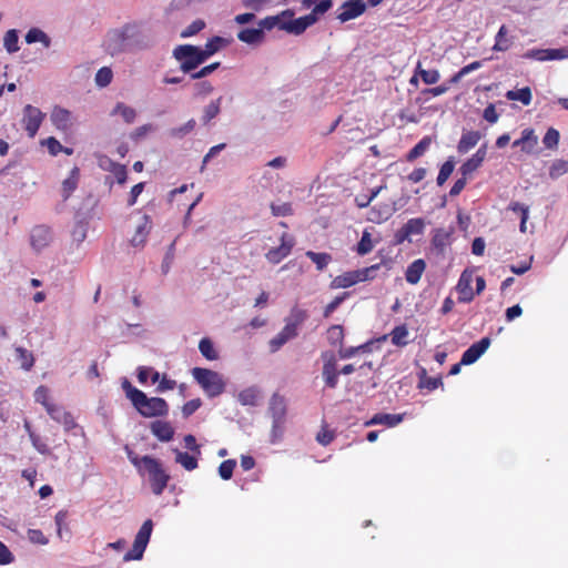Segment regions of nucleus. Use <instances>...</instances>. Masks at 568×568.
I'll list each match as a JSON object with an SVG mask.
<instances>
[{
    "label": "nucleus",
    "instance_id": "1",
    "mask_svg": "<svg viewBox=\"0 0 568 568\" xmlns=\"http://www.w3.org/2000/svg\"><path fill=\"white\" fill-rule=\"evenodd\" d=\"M128 458L139 474H148L152 493L156 496L162 495L171 478L162 463L152 456L140 457L132 450H128Z\"/></svg>",
    "mask_w": 568,
    "mask_h": 568
},
{
    "label": "nucleus",
    "instance_id": "2",
    "mask_svg": "<svg viewBox=\"0 0 568 568\" xmlns=\"http://www.w3.org/2000/svg\"><path fill=\"white\" fill-rule=\"evenodd\" d=\"M122 386L126 397L143 417H164L169 414V405L165 399L161 397H148L142 390L132 386L129 381H124Z\"/></svg>",
    "mask_w": 568,
    "mask_h": 568
},
{
    "label": "nucleus",
    "instance_id": "3",
    "mask_svg": "<svg viewBox=\"0 0 568 568\" xmlns=\"http://www.w3.org/2000/svg\"><path fill=\"white\" fill-rule=\"evenodd\" d=\"M191 373L209 397H216L224 392L225 383L222 375L217 372L209 368L194 367Z\"/></svg>",
    "mask_w": 568,
    "mask_h": 568
},
{
    "label": "nucleus",
    "instance_id": "4",
    "mask_svg": "<svg viewBox=\"0 0 568 568\" xmlns=\"http://www.w3.org/2000/svg\"><path fill=\"white\" fill-rule=\"evenodd\" d=\"M172 54L180 62V70L184 73H191L206 61L202 48L192 44H180L174 48Z\"/></svg>",
    "mask_w": 568,
    "mask_h": 568
},
{
    "label": "nucleus",
    "instance_id": "5",
    "mask_svg": "<svg viewBox=\"0 0 568 568\" xmlns=\"http://www.w3.org/2000/svg\"><path fill=\"white\" fill-rule=\"evenodd\" d=\"M379 268V264L368 267L345 272L335 276L329 284L333 290L348 288L357 283L366 282L374 278L373 272Z\"/></svg>",
    "mask_w": 568,
    "mask_h": 568
},
{
    "label": "nucleus",
    "instance_id": "6",
    "mask_svg": "<svg viewBox=\"0 0 568 568\" xmlns=\"http://www.w3.org/2000/svg\"><path fill=\"white\" fill-rule=\"evenodd\" d=\"M138 34L135 24H125L121 29L112 30L108 33L104 45L106 51L114 55L125 50L128 40Z\"/></svg>",
    "mask_w": 568,
    "mask_h": 568
},
{
    "label": "nucleus",
    "instance_id": "7",
    "mask_svg": "<svg viewBox=\"0 0 568 568\" xmlns=\"http://www.w3.org/2000/svg\"><path fill=\"white\" fill-rule=\"evenodd\" d=\"M152 529H153L152 520L146 519L142 524L141 528L139 529V531L135 536L132 549L124 555V557H123L124 561L140 560L143 557V554L145 551V548L149 544V540H150V537L152 534Z\"/></svg>",
    "mask_w": 568,
    "mask_h": 568
},
{
    "label": "nucleus",
    "instance_id": "8",
    "mask_svg": "<svg viewBox=\"0 0 568 568\" xmlns=\"http://www.w3.org/2000/svg\"><path fill=\"white\" fill-rule=\"evenodd\" d=\"M44 119L45 113L39 108L31 104H27L23 108L21 122L29 138L33 139L37 135Z\"/></svg>",
    "mask_w": 568,
    "mask_h": 568
},
{
    "label": "nucleus",
    "instance_id": "9",
    "mask_svg": "<svg viewBox=\"0 0 568 568\" xmlns=\"http://www.w3.org/2000/svg\"><path fill=\"white\" fill-rule=\"evenodd\" d=\"M307 312L298 306H294L290 316L285 320V325L282 328V333L288 337V339H293L298 335V327L306 321Z\"/></svg>",
    "mask_w": 568,
    "mask_h": 568
},
{
    "label": "nucleus",
    "instance_id": "10",
    "mask_svg": "<svg viewBox=\"0 0 568 568\" xmlns=\"http://www.w3.org/2000/svg\"><path fill=\"white\" fill-rule=\"evenodd\" d=\"M322 359L324 362L322 375H323L325 385L328 388H335L338 384V375H339V372L337 371L336 357L331 352H324V353H322Z\"/></svg>",
    "mask_w": 568,
    "mask_h": 568
},
{
    "label": "nucleus",
    "instance_id": "11",
    "mask_svg": "<svg viewBox=\"0 0 568 568\" xmlns=\"http://www.w3.org/2000/svg\"><path fill=\"white\" fill-rule=\"evenodd\" d=\"M294 246V239L287 233L281 236V245L268 250L265 254L266 260L272 264H278L286 256H288Z\"/></svg>",
    "mask_w": 568,
    "mask_h": 568
},
{
    "label": "nucleus",
    "instance_id": "12",
    "mask_svg": "<svg viewBox=\"0 0 568 568\" xmlns=\"http://www.w3.org/2000/svg\"><path fill=\"white\" fill-rule=\"evenodd\" d=\"M268 412L271 414L272 420H274V427H280L281 424H285L286 422V402L285 398L275 393L272 395L270 399Z\"/></svg>",
    "mask_w": 568,
    "mask_h": 568
},
{
    "label": "nucleus",
    "instance_id": "13",
    "mask_svg": "<svg viewBox=\"0 0 568 568\" xmlns=\"http://www.w3.org/2000/svg\"><path fill=\"white\" fill-rule=\"evenodd\" d=\"M365 10L364 0H347L341 6L337 19L341 22H346L362 16Z\"/></svg>",
    "mask_w": 568,
    "mask_h": 568
},
{
    "label": "nucleus",
    "instance_id": "14",
    "mask_svg": "<svg viewBox=\"0 0 568 568\" xmlns=\"http://www.w3.org/2000/svg\"><path fill=\"white\" fill-rule=\"evenodd\" d=\"M50 120L55 129L62 132H69L73 126L72 113L59 105L52 109Z\"/></svg>",
    "mask_w": 568,
    "mask_h": 568
},
{
    "label": "nucleus",
    "instance_id": "15",
    "mask_svg": "<svg viewBox=\"0 0 568 568\" xmlns=\"http://www.w3.org/2000/svg\"><path fill=\"white\" fill-rule=\"evenodd\" d=\"M471 284L473 273L468 270H465L460 274V277L456 285V291L458 293V302L470 303L474 300L475 293L473 292Z\"/></svg>",
    "mask_w": 568,
    "mask_h": 568
},
{
    "label": "nucleus",
    "instance_id": "16",
    "mask_svg": "<svg viewBox=\"0 0 568 568\" xmlns=\"http://www.w3.org/2000/svg\"><path fill=\"white\" fill-rule=\"evenodd\" d=\"M489 345V337H483L480 341L474 343L463 353L460 364H474L487 351Z\"/></svg>",
    "mask_w": 568,
    "mask_h": 568
},
{
    "label": "nucleus",
    "instance_id": "17",
    "mask_svg": "<svg viewBox=\"0 0 568 568\" xmlns=\"http://www.w3.org/2000/svg\"><path fill=\"white\" fill-rule=\"evenodd\" d=\"M316 18L313 14H307L297 19H288L287 23L282 24V30H285L288 33L301 34L308 27L315 23Z\"/></svg>",
    "mask_w": 568,
    "mask_h": 568
},
{
    "label": "nucleus",
    "instance_id": "18",
    "mask_svg": "<svg viewBox=\"0 0 568 568\" xmlns=\"http://www.w3.org/2000/svg\"><path fill=\"white\" fill-rule=\"evenodd\" d=\"M51 241V231L44 225H38L31 231V245L34 250L40 251Z\"/></svg>",
    "mask_w": 568,
    "mask_h": 568
},
{
    "label": "nucleus",
    "instance_id": "19",
    "mask_svg": "<svg viewBox=\"0 0 568 568\" xmlns=\"http://www.w3.org/2000/svg\"><path fill=\"white\" fill-rule=\"evenodd\" d=\"M152 227V222L148 215H143L142 222L136 226L135 233L131 239V244L135 247L144 246Z\"/></svg>",
    "mask_w": 568,
    "mask_h": 568
},
{
    "label": "nucleus",
    "instance_id": "20",
    "mask_svg": "<svg viewBox=\"0 0 568 568\" xmlns=\"http://www.w3.org/2000/svg\"><path fill=\"white\" fill-rule=\"evenodd\" d=\"M45 410L49 416L58 423L63 424L68 428L73 426V418L71 414L65 412L62 406L51 403L47 405Z\"/></svg>",
    "mask_w": 568,
    "mask_h": 568
},
{
    "label": "nucleus",
    "instance_id": "21",
    "mask_svg": "<svg viewBox=\"0 0 568 568\" xmlns=\"http://www.w3.org/2000/svg\"><path fill=\"white\" fill-rule=\"evenodd\" d=\"M152 434L161 442H170L174 436V428L169 422L155 420L151 423Z\"/></svg>",
    "mask_w": 568,
    "mask_h": 568
},
{
    "label": "nucleus",
    "instance_id": "22",
    "mask_svg": "<svg viewBox=\"0 0 568 568\" xmlns=\"http://www.w3.org/2000/svg\"><path fill=\"white\" fill-rule=\"evenodd\" d=\"M452 232L443 227L435 229L432 237V245L438 254H443L450 243Z\"/></svg>",
    "mask_w": 568,
    "mask_h": 568
},
{
    "label": "nucleus",
    "instance_id": "23",
    "mask_svg": "<svg viewBox=\"0 0 568 568\" xmlns=\"http://www.w3.org/2000/svg\"><path fill=\"white\" fill-rule=\"evenodd\" d=\"M80 180V169L74 166L69 176L62 182V199L67 201L71 194L77 190Z\"/></svg>",
    "mask_w": 568,
    "mask_h": 568
},
{
    "label": "nucleus",
    "instance_id": "24",
    "mask_svg": "<svg viewBox=\"0 0 568 568\" xmlns=\"http://www.w3.org/2000/svg\"><path fill=\"white\" fill-rule=\"evenodd\" d=\"M426 263L423 258L415 260L407 266L405 278L409 284H417L425 272Z\"/></svg>",
    "mask_w": 568,
    "mask_h": 568
},
{
    "label": "nucleus",
    "instance_id": "25",
    "mask_svg": "<svg viewBox=\"0 0 568 568\" xmlns=\"http://www.w3.org/2000/svg\"><path fill=\"white\" fill-rule=\"evenodd\" d=\"M403 415L400 414H386V413H378L375 414L367 423L366 425H386L388 427H394L402 423Z\"/></svg>",
    "mask_w": 568,
    "mask_h": 568
},
{
    "label": "nucleus",
    "instance_id": "26",
    "mask_svg": "<svg viewBox=\"0 0 568 568\" xmlns=\"http://www.w3.org/2000/svg\"><path fill=\"white\" fill-rule=\"evenodd\" d=\"M265 34L262 29L246 28L237 33V39L247 44H258L264 41Z\"/></svg>",
    "mask_w": 568,
    "mask_h": 568
},
{
    "label": "nucleus",
    "instance_id": "27",
    "mask_svg": "<svg viewBox=\"0 0 568 568\" xmlns=\"http://www.w3.org/2000/svg\"><path fill=\"white\" fill-rule=\"evenodd\" d=\"M229 44L230 41L227 39L215 36L205 43L204 48H202V53L205 60H207L213 54L219 52L221 49L227 47Z\"/></svg>",
    "mask_w": 568,
    "mask_h": 568
},
{
    "label": "nucleus",
    "instance_id": "28",
    "mask_svg": "<svg viewBox=\"0 0 568 568\" xmlns=\"http://www.w3.org/2000/svg\"><path fill=\"white\" fill-rule=\"evenodd\" d=\"M568 58V49H541L535 50V60L549 61V60H561Z\"/></svg>",
    "mask_w": 568,
    "mask_h": 568
},
{
    "label": "nucleus",
    "instance_id": "29",
    "mask_svg": "<svg viewBox=\"0 0 568 568\" xmlns=\"http://www.w3.org/2000/svg\"><path fill=\"white\" fill-rule=\"evenodd\" d=\"M480 140V133L478 131H467L462 134L458 142L457 150L459 153H466L473 149Z\"/></svg>",
    "mask_w": 568,
    "mask_h": 568
},
{
    "label": "nucleus",
    "instance_id": "30",
    "mask_svg": "<svg viewBox=\"0 0 568 568\" xmlns=\"http://www.w3.org/2000/svg\"><path fill=\"white\" fill-rule=\"evenodd\" d=\"M408 328L405 324L395 326L389 333L392 344L397 347H404L408 344Z\"/></svg>",
    "mask_w": 568,
    "mask_h": 568
},
{
    "label": "nucleus",
    "instance_id": "31",
    "mask_svg": "<svg viewBox=\"0 0 568 568\" xmlns=\"http://www.w3.org/2000/svg\"><path fill=\"white\" fill-rule=\"evenodd\" d=\"M16 361L20 363L21 368L24 371H30L34 365V356L32 352L28 351L24 347H16Z\"/></svg>",
    "mask_w": 568,
    "mask_h": 568
},
{
    "label": "nucleus",
    "instance_id": "32",
    "mask_svg": "<svg viewBox=\"0 0 568 568\" xmlns=\"http://www.w3.org/2000/svg\"><path fill=\"white\" fill-rule=\"evenodd\" d=\"M222 97L211 101L203 110L202 122L203 124L210 123L214 118H216L221 111Z\"/></svg>",
    "mask_w": 568,
    "mask_h": 568
},
{
    "label": "nucleus",
    "instance_id": "33",
    "mask_svg": "<svg viewBox=\"0 0 568 568\" xmlns=\"http://www.w3.org/2000/svg\"><path fill=\"white\" fill-rule=\"evenodd\" d=\"M432 139L429 136H424L406 155V160L408 162L415 161L417 158L424 155V153L430 146Z\"/></svg>",
    "mask_w": 568,
    "mask_h": 568
},
{
    "label": "nucleus",
    "instance_id": "34",
    "mask_svg": "<svg viewBox=\"0 0 568 568\" xmlns=\"http://www.w3.org/2000/svg\"><path fill=\"white\" fill-rule=\"evenodd\" d=\"M425 226L426 223L422 217L409 219L403 225V227L405 229V233L408 234L409 236L422 235L424 233Z\"/></svg>",
    "mask_w": 568,
    "mask_h": 568
},
{
    "label": "nucleus",
    "instance_id": "35",
    "mask_svg": "<svg viewBox=\"0 0 568 568\" xmlns=\"http://www.w3.org/2000/svg\"><path fill=\"white\" fill-rule=\"evenodd\" d=\"M506 98L510 101H520L523 104L528 105L531 100V92L529 87L518 90H509Z\"/></svg>",
    "mask_w": 568,
    "mask_h": 568
},
{
    "label": "nucleus",
    "instance_id": "36",
    "mask_svg": "<svg viewBox=\"0 0 568 568\" xmlns=\"http://www.w3.org/2000/svg\"><path fill=\"white\" fill-rule=\"evenodd\" d=\"M344 328L342 325H332L327 329V342L332 346H343Z\"/></svg>",
    "mask_w": 568,
    "mask_h": 568
},
{
    "label": "nucleus",
    "instance_id": "37",
    "mask_svg": "<svg viewBox=\"0 0 568 568\" xmlns=\"http://www.w3.org/2000/svg\"><path fill=\"white\" fill-rule=\"evenodd\" d=\"M532 129H525L523 131L521 138L514 141L513 148H520V150L525 153H530L532 151Z\"/></svg>",
    "mask_w": 568,
    "mask_h": 568
},
{
    "label": "nucleus",
    "instance_id": "38",
    "mask_svg": "<svg viewBox=\"0 0 568 568\" xmlns=\"http://www.w3.org/2000/svg\"><path fill=\"white\" fill-rule=\"evenodd\" d=\"M305 255L316 265L318 271H323L328 263L332 261V256L328 253H317L313 251H307Z\"/></svg>",
    "mask_w": 568,
    "mask_h": 568
},
{
    "label": "nucleus",
    "instance_id": "39",
    "mask_svg": "<svg viewBox=\"0 0 568 568\" xmlns=\"http://www.w3.org/2000/svg\"><path fill=\"white\" fill-rule=\"evenodd\" d=\"M199 349L201 354L209 361H215L219 357L212 341L207 337H204L200 341Z\"/></svg>",
    "mask_w": 568,
    "mask_h": 568
},
{
    "label": "nucleus",
    "instance_id": "40",
    "mask_svg": "<svg viewBox=\"0 0 568 568\" xmlns=\"http://www.w3.org/2000/svg\"><path fill=\"white\" fill-rule=\"evenodd\" d=\"M175 462L189 471L194 470L199 465L197 459L194 456L179 450H176Z\"/></svg>",
    "mask_w": 568,
    "mask_h": 568
},
{
    "label": "nucleus",
    "instance_id": "41",
    "mask_svg": "<svg viewBox=\"0 0 568 568\" xmlns=\"http://www.w3.org/2000/svg\"><path fill=\"white\" fill-rule=\"evenodd\" d=\"M26 41L28 43L42 42L44 47L50 45V38L40 29L32 28L26 34Z\"/></svg>",
    "mask_w": 568,
    "mask_h": 568
},
{
    "label": "nucleus",
    "instance_id": "42",
    "mask_svg": "<svg viewBox=\"0 0 568 568\" xmlns=\"http://www.w3.org/2000/svg\"><path fill=\"white\" fill-rule=\"evenodd\" d=\"M568 173V161L567 160H555L549 166V176L552 180L560 178Z\"/></svg>",
    "mask_w": 568,
    "mask_h": 568
},
{
    "label": "nucleus",
    "instance_id": "43",
    "mask_svg": "<svg viewBox=\"0 0 568 568\" xmlns=\"http://www.w3.org/2000/svg\"><path fill=\"white\" fill-rule=\"evenodd\" d=\"M116 113L121 114V116L123 118V120L126 123L134 122L135 116H136L135 110L129 105H125L122 102L116 103L114 110L112 111V114H116Z\"/></svg>",
    "mask_w": 568,
    "mask_h": 568
},
{
    "label": "nucleus",
    "instance_id": "44",
    "mask_svg": "<svg viewBox=\"0 0 568 568\" xmlns=\"http://www.w3.org/2000/svg\"><path fill=\"white\" fill-rule=\"evenodd\" d=\"M108 170L114 175L119 184H124L128 180V171L125 165L110 161Z\"/></svg>",
    "mask_w": 568,
    "mask_h": 568
},
{
    "label": "nucleus",
    "instance_id": "45",
    "mask_svg": "<svg viewBox=\"0 0 568 568\" xmlns=\"http://www.w3.org/2000/svg\"><path fill=\"white\" fill-rule=\"evenodd\" d=\"M416 73L420 77L422 81L425 84H435L439 81L440 74L438 70H425L420 68V64L418 63Z\"/></svg>",
    "mask_w": 568,
    "mask_h": 568
},
{
    "label": "nucleus",
    "instance_id": "46",
    "mask_svg": "<svg viewBox=\"0 0 568 568\" xmlns=\"http://www.w3.org/2000/svg\"><path fill=\"white\" fill-rule=\"evenodd\" d=\"M508 209L510 211H513L514 213H516L517 215H519L520 217V231L521 232H526V222H527V219H528V207L520 204V203H517V202H514V203H510Z\"/></svg>",
    "mask_w": 568,
    "mask_h": 568
},
{
    "label": "nucleus",
    "instance_id": "47",
    "mask_svg": "<svg viewBox=\"0 0 568 568\" xmlns=\"http://www.w3.org/2000/svg\"><path fill=\"white\" fill-rule=\"evenodd\" d=\"M560 134L558 130L549 128L542 138V143L547 149L555 150L558 146Z\"/></svg>",
    "mask_w": 568,
    "mask_h": 568
},
{
    "label": "nucleus",
    "instance_id": "48",
    "mask_svg": "<svg viewBox=\"0 0 568 568\" xmlns=\"http://www.w3.org/2000/svg\"><path fill=\"white\" fill-rule=\"evenodd\" d=\"M455 168V162L453 159L447 160L439 170L437 175V184L442 186L450 176Z\"/></svg>",
    "mask_w": 568,
    "mask_h": 568
},
{
    "label": "nucleus",
    "instance_id": "49",
    "mask_svg": "<svg viewBox=\"0 0 568 568\" xmlns=\"http://www.w3.org/2000/svg\"><path fill=\"white\" fill-rule=\"evenodd\" d=\"M348 292H344L341 295L336 296L332 302H329L323 311V316L325 318L331 317V315L335 312V310L346 300L349 297Z\"/></svg>",
    "mask_w": 568,
    "mask_h": 568
},
{
    "label": "nucleus",
    "instance_id": "50",
    "mask_svg": "<svg viewBox=\"0 0 568 568\" xmlns=\"http://www.w3.org/2000/svg\"><path fill=\"white\" fill-rule=\"evenodd\" d=\"M112 78H113L112 70L108 67H103V68L99 69L95 74V83L100 88H104L111 83Z\"/></svg>",
    "mask_w": 568,
    "mask_h": 568
},
{
    "label": "nucleus",
    "instance_id": "51",
    "mask_svg": "<svg viewBox=\"0 0 568 568\" xmlns=\"http://www.w3.org/2000/svg\"><path fill=\"white\" fill-rule=\"evenodd\" d=\"M236 466V462L234 459H226L222 462L219 466V475L222 479L229 480L233 476L234 468Z\"/></svg>",
    "mask_w": 568,
    "mask_h": 568
},
{
    "label": "nucleus",
    "instance_id": "52",
    "mask_svg": "<svg viewBox=\"0 0 568 568\" xmlns=\"http://www.w3.org/2000/svg\"><path fill=\"white\" fill-rule=\"evenodd\" d=\"M374 245L372 242L371 234L367 231L363 232V235L357 244V253L359 255H366L372 252Z\"/></svg>",
    "mask_w": 568,
    "mask_h": 568
},
{
    "label": "nucleus",
    "instance_id": "53",
    "mask_svg": "<svg viewBox=\"0 0 568 568\" xmlns=\"http://www.w3.org/2000/svg\"><path fill=\"white\" fill-rule=\"evenodd\" d=\"M506 36H507V28L505 26H501L496 36L494 50L505 51L509 48L510 43H509V40L506 38Z\"/></svg>",
    "mask_w": 568,
    "mask_h": 568
},
{
    "label": "nucleus",
    "instance_id": "54",
    "mask_svg": "<svg viewBox=\"0 0 568 568\" xmlns=\"http://www.w3.org/2000/svg\"><path fill=\"white\" fill-rule=\"evenodd\" d=\"M205 28V22L201 19L194 20L190 26L181 31V38H190L197 34Z\"/></svg>",
    "mask_w": 568,
    "mask_h": 568
},
{
    "label": "nucleus",
    "instance_id": "55",
    "mask_svg": "<svg viewBox=\"0 0 568 568\" xmlns=\"http://www.w3.org/2000/svg\"><path fill=\"white\" fill-rule=\"evenodd\" d=\"M239 402L242 405L254 406L257 402L256 390L253 388H246L239 394Z\"/></svg>",
    "mask_w": 568,
    "mask_h": 568
},
{
    "label": "nucleus",
    "instance_id": "56",
    "mask_svg": "<svg viewBox=\"0 0 568 568\" xmlns=\"http://www.w3.org/2000/svg\"><path fill=\"white\" fill-rule=\"evenodd\" d=\"M214 91V87L209 81H200L194 84V97L205 98Z\"/></svg>",
    "mask_w": 568,
    "mask_h": 568
},
{
    "label": "nucleus",
    "instance_id": "57",
    "mask_svg": "<svg viewBox=\"0 0 568 568\" xmlns=\"http://www.w3.org/2000/svg\"><path fill=\"white\" fill-rule=\"evenodd\" d=\"M381 190H382V187L379 186V187L372 190L368 195L367 194L357 195L355 197L356 205L361 209L367 207L371 204V202L377 196V194L379 193Z\"/></svg>",
    "mask_w": 568,
    "mask_h": 568
},
{
    "label": "nucleus",
    "instance_id": "58",
    "mask_svg": "<svg viewBox=\"0 0 568 568\" xmlns=\"http://www.w3.org/2000/svg\"><path fill=\"white\" fill-rule=\"evenodd\" d=\"M335 438V433L331 430L327 425L322 426L321 430L316 435V440L323 445H329Z\"/></svg>",
    "mask_w": 568,
    "mask_h": 568
},
{
    "label": "nucleus",
    "instance_id": "59",
    "mask_svg": "<svg viewBox=\"0 0 568 568\" xmlns=\"http://www.w3.org/2000/svg\"><path fill=\"white\" fill-rule=\"evenodd\" d=\"M271 211L274 216H290L293 214L292 204L284 202L281 204H271Z\"/></svg>",
    "mask_w": 568,
    "mask_h": 568
},
{
    "label": "nucleus",
    "instance_id": "60",
    "mask_svg": "<svg viewBox=\"0 0 568 568\" xmlns=\"http://www.w3.org/2000/svg\"><path fill=\"white\" fill-rule=\"evenodd\" d=\"M4 47L9 52H16L19 50L18 47V34L16 30H9L4 36Z\"/></svg>",
    "mask_w": 568,
    "mask_h": 568
},
{
    "label": "nucleus",
    "instance_id": "61",
    "mask_svg": "<svg viewBox=\"0 0 568 568\" xmlns=\"http://www.w3.org/2000/svg\"><path fill=\"white\" fill-rule=\"evenodd\" d=\"M288 337H286L282 331L276 334L270 342L268 347L271 353H276L281 349V347L288 342Z\"/></svg>",
    "mask_w": 568,
    "mask_h": 568
},
{
    "label": "nucleus",
    "instance_id": "62",
    "mask_svg": "<svg viewBox=\"0 0 568 568\" xmlns=\"http://www.w3.org/2000/svg\"><path fill=\"white\" fill-rule=\"evenodd\" d=\"M288 337H286L282 331L276 334L270 342L268 347L271 353H276L281 349V347L288 342Z\"/></svg>",
    "mask_w": 568,
    "mask_h": 568
},
{
    "label": "nucleus",
    "instance_id": "63",
    "mask_svg": "<svg viewBox=\"0 0 568 568\" xmlns=\"http://www.w3.org/2000/svg\"><path fill=\"white\" fill-rule=\"evenodd\" d=\"M288 337H286L282 331L276 334L270 342L268 347L271 353H276L281 349V347L288 342Z\"/></svg>",
    "mask_w": 568,
    "mask_h": 568
},
{
    "label": "nucleus",
    "instance_id": "64",
    "mask_svg": "<svg viewBox=\"0 0 568 568\" xmlns=\"http://www.w3.org/2000/svg\"><path fill=\"white\" fill-rule=\"evenodd\" d=\"M34 399L45 408L47 405L51 404L49 400V388L44 385L39 386L34 392Z\"/></svg>",
    "mask_w": 568,
    "mask_h": 568
}]
</instances>
